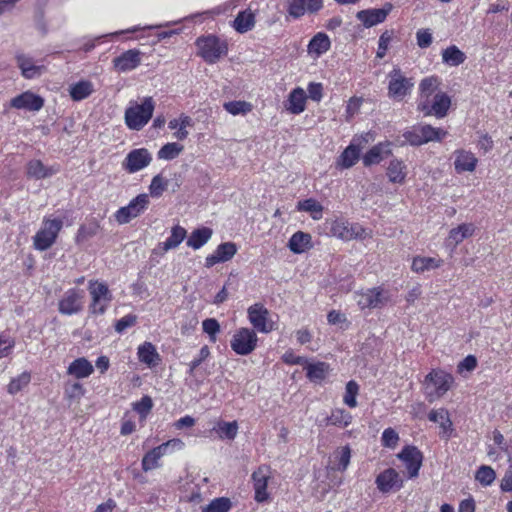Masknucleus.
I'll return each instance as SVG.
<instances>
[{"instance_id": "obj_11", "label": "nucleus", "mask_w": 512, "mask_h": 512, "mask_svg": "<svg viewBox=\"0 0 512 512\" xmlns=\"http://www.w3.org/2000/svg\"><path fill=\"white\" fill-rule=\"evenodd\" d=\"M247 312L250 323L257 331L269 333L273 330V322L268 317L269 311L262 304L250 306Z\"/></svg>"}, {"instance_id": "obj_12", "label": "nucleus", "mask_w": 512, "mask_h": 512, "mask_svg": "<svg viewBox=\"0 0 512 512\" xmlns=\"http://www.w3.org/2000/svg\"><path fill=\"white\" fill-rule=\"evenodd\" d=\"M151 161L152 156L147 149H134L127 154L122 167L129 173H135L147 167Z\"/></svg>"}, {"instance_id": "obj_51", "label": "nucleus", "mask_w": 512, "mask_h": 512, "mask_svg": "<svg viewBox=\"0 0 512 512\" xmlns=\"http://www.w3.org/2000/svg\"><path fill=\"white\" fill-rule=\"evenodd\" d=\"M495 478V471L490 466L486 465L479 467L475 475V479L484 486L491 485Z\"/></svg>"}, {"instance_id": "obj_27", "label": "nucleus", "mask_w": 512, "mask_h": 512, "mask_svg": "<svg viewBox=\"0 0 512 512\" xmlns=\"http://www.w3.org/2000/svg\"><path fill=\"white\" fill-rule=\"evenodd\" d=\"M428 419L434 423H438L442 429L441 437L446 440L449 439L452 432V421L449 417V413L446 409L440 408L437 410H431Z\"/></svg>"}, {"instance_id": "obj_20", "label": "nucleus", "mask_w": 512, "mask_h": 512, "mask_svg": "<svg viewBox=\"0 0 512 512\" xmlns=\"http://www.w3.org/2000/svg\"><path fill=\"white\" fill-rule=\"evenodd\" d=\"M322 0H288V13L293 18H299L305 12L315 13L322 8Z\"/></svg>"}, {"instance_id": "obj_64", "label": "nucleus", "mask_w": 512, "mask_h": 512, "mask_svg": "<svg viewBox=\"0 0 512 512\" xmlns=\"http://www.w3.org/2000/svg\"><path fill=\"white\" fill-rule=\"evenodd\" d=\"M417 45L420 48H427L431 45L433 37L429 29H421L416 33Z\"/></svg>"}, {"instance_id": "obj_31", "label": "nucleus", "mask_w": 512, "mask_h": 512, "mask_svg": "<svg viewBox=\"0 0 512 512\" xmlns=\"http://www.w3.org/2000/svg\"><path fill=\"white\" fill-rule=\"evenodd\" d=\"M443 260L435 257L416 256L412 260L411 269L416 273H424L442 266Z\"/></svg>"}, {"instance_id": "obj_9", "label": "nucleus", "mask_w": 512, "mask_h": 512, "mask_svg": "<svg viewBox=\"0 0 512 512\" xmlns=\"http://www.w3.org/2000/svg\"><path fill=\"white\" fill-rule=\"evenodd\" d=\"M451 105L450 97L443 92H438L430 99H423L418 101V110L422 111L425 115H434L437 118L446 116Z\"/></svg>"}, {"instance_id": "obj_15", "label": "nucleus", "mask_w": 512, "mask_h": 512, "mask_svg": "<svg viewBox=\"0 0 512 512\" xmlns=\"http://www.w3.org/2000/svg\"><path fill=\"white\" fill-rule=\"evenodd\" d=\"M11 107L37 112L44 106V99L31 91H26L11 99Z\"/></svg>"}, {"instance_id": "obj_24", "label": "nucleus", "mask_w": 512, "mask_h": 512, "mask_svg": "<svg viewBox=\"0 0 512 512\" xmlns=\"http://www.w3.org/2000/svg\"><path fill=\"white\" fill-rule=\"evenodd\" d=\"M15 59L22 76L26 79L39 77L45 70L44 66L36 65L33 58L25 54H17Z\"/></svg>"}, {"instance_id": "obj_62", "label": "nucleus", "mask_w": 512, "mask_h": 512, "mask_svg": "<svg viewBox=\"0 0 512 512\" xmlns=\"http://www.w3.org/2000/svg\"><path fill=\"white\" fill-rule=\"evenodd\" d=\"M210 355V350L208 348V346H203L200 351H199V354H198V357H196L195 359H193L190 363H189V374L190 375H193L194 374V371L196 370V368L198 366H200V364L206 360L208 358V356Z\"/></svg>"}, {"instance_id": "obj_29", "label": "nucleus", "mask_w": 512, "mask_h": 512, "mask_svg": "<svg viewBox=\"0 0 512 512\" xmlns=\"http://www.w3.org/2000/svg\"><path fill=\"white\" fill-rule=\"evenodd\" d=\"M137 354L139 361L149 367L157 366L161 361L159 353L151 342H144L140 345Z\"/></svg>"}, {"instance_id": "obj_59", "label": "nucleus", "mask_w": 512, "mask_h": 512, "mask_svg": "<svg viewBox=\"0 0 512 512\" xmlns=\"http://www.w3.org/2000/svg\"><path fill=\"white\" fill-rule=\"evenodd\" d=\"M349 227H350V223L345 222V221H337L332 225V233H333V235L337 236L338 238H340L342 240L349 241V236H350V235H348V232L350 231Z\"/></svg>"}, {"instance_id": "obj_37", "label": "nucleus", "mask_w": 512, "mask_h": 512, "mask_svg": "<svg viewBox=\"0 0 512 512\" xmlns=\"http://www.w3.org/2000/svg\"><path fill=\"white\" fill-rule=\"evenodd\" d=\"M351 459V449L348 445L337 448L333 453V470L345 471Z\"/></svg>"}, {"instance_id": "obj_1", "label": "nucleus", "mask_w": 512, "mask_h": 512, "mask_svg": "<svg viewBox=\"0 0 512 512\" xmlns=\"http://www.w3.org/2000/svg\"><path fill=\"white\" fill-rule=\"evenodd\" d=\"M454 378L443 370H432L426 375L423 386L426 399L432 403L441 398L452 386Z\"/></svg>"}, {"instance_id": "obj_39", "label": "nucleus", "mask_w": 512, "mask_h": 512, "mask_svg": "<svg viewBox=\"0 0 512 512\" xmlns=\"http://www.w3.org/2000/svg\"><path fill=\"white\" fill-rule=\"evenodd\" d=\"M442 60L450 66H459L466 60V55L455 45L442 51Z\"/></svg>"}, {"instance_id": "obj_46", "label": "nucleus", "mask_w": 512, "mask_h": 512, "mask_svg": "<svg viewBox=\"0 0 512 512\" xmlns=\"http://www.w3.org/2000/svg\"><path fill=\"white\" fill-rule=\"evenodd\" d=\"M221 439L233 440L238 432V424L236 421L219 422L214 428Z\"/></svg>"}, {"instance_id": "obj_41", "label": "nucleus", "mask_w": 512, "mask_h": 512, "mask_svg": "<svg viewBox=\"0 0 512 512\" xmlns=\"http://www.w3.org/2000/svg\"><path fill=\"white\" fill-rule=\"evenodd\" d=\"M93 90L90 81H80L70 87V96L73 100L80 101L91 95Z\"/></svg>"}, {"instance_id": "obj_14", "label": "nucleus", "mask_w": 512, "mask_h": 512, "mask_svg": "<svg viewBox=\"0 0 512 512\" xmlns=\"http://www.w3.org/2000/svg\"><path fill=\"white\" fill-rule=\"evenodd\" d=\"M378 490L382 493H388L390 491H397L403 486V480L399 473L393 469L388 468L381 472L375 480Z\"/></svg>"}, {"instance_id": "obj_32", "label": "nucleus", "mask_w": 512, "mask_h": 512, "mask_svg": "<svg viewBox=\"0 0 512 512\" xmlns=\"http://www.w3.org/2000/svg\"><path fill=\"white\" fill-rule=\"evenodd\" d=\"M213 231L209 227H202L191 232L186 244L194 250L200 249L212 237Z\"/></svg>"}, {"instance_id": "obj_38", "label": "nucleus", "mask_w": 512, "mask_h": 512, "mask_svg": "<svg viewBox=\"0 0 512 512\" xmlns=\"http://www.w3.org/2000/svg\"><path fill=\"white\" fill-rule=\"evenodd\" d=\"M187 231L185 228L176 225L171 229V235L167 238L165 242L162 243L163 252H167L171 249L177 248L182 241L186 238Z\"/></svg>"}, {"instance_id": "obj_54", "label": "nucleus", "mask_w": 512, "mask_h": 512, "mask_svg": "<svg viewBox=\"0 0 512 512\" xmlns=\"http://www.w3.org/2000/svg\"><path fill=\"white\" fill-rule=\"evenodd\" d=\"M167 185L168 181L164 179L161 174L154 176L149 186L151 196L160 197L166 190Z\"/></svg>"}, {"instance_id": "obj_8", "label": "nucleus", "mask_w": 512, "mask_h": 512, "mask_svg": "<svg viewBox=\"0 0 512 512\" xmlns=\"http://www.w3.org/2000/svg\"><path fill=\"white\" fill-rule=\"evenodd\" d=\"M150 201L147 194H139L127 206L121 207L115 213V220L119 224H127L140 216L148 208Z\"/></svg>"}, {"instance_id": "obj_35", "label": "nucleus", "mask_w": 512, "mask_h": 512, "mask_svg": "<svg viewBox=\"0 0 512 512\" xmlns=\"http://www.w3.org/2000/svg\"><path fill=\"white\" fill-rule=\"evenodd\" d=\"M92 364L86 358H78L74 360L68 367V374L76 378H86L93 373Z\"/></svg>"}, {"instance_id": "obj_18", "label": "nucleus", "mask_w": 512, "mask_h": 512, "mask_svg": "<svg viewBox=\"0 0 512 512\" xmlns=\"http://www.w3.org/2000/svg\"><path fill=\"white\" fill-rule=\"evenodd\" d=\"M392 9V5L387 3L381 9H367L361 10L357 13L356 17L359 21L363 23L365 27H372L379 23H382L389 12Z\"/></svg>"}, {"instance_id": "obj_33", "label": "nucleus", "mask_w": 512, "mask_h": 512, "mask_svg": "<svg viewBox=\"0 0 512 512\" xmlns=\"http://www.w3.org/2000/svg\"><path fill=\"white\" fill-rule=\"evenodd\" d=\"M331 46L329 37L322 32L317 33L308 44V53L310 55L320 56L327 52Z\"/></svg>"}, {"instance_id": "obj_48", "label": "nucleus", "mask_w": 512, "mask_h": 512, "mask_svg": "<svg viewBox=\"0 0 512 512\" xmlns=\"http://www.w3.org/2000/svg\"><path fill=\"white\" fill-rule=\"evenodd\" d=\"M183 149L184 147L178 143H167L158 151V158L165 160L175 159Z\"/></svg>"}, {"instance_id": "obj_23", "label": "nucleus", "mask_w": 512, "mask_h": 512, "mask_svg": "<svg viewBox=\"0 0 512 512\" xmlns=\"http://www.w3.org/2000/svg\"><path fill=\"white\" fill-rule=\"evenodd\" d=\"M355 300L361 309L377 308L384 303L382 290L379 288L367 289L364 292L356 293Z\"/></svg>"}, {"instance_id": "obj_13", "label": "nucleus", "mask_w": 512, "mask_h": 512, "mask_svg": "<svg viewBox=\"0 0 512 512\" xmlns=\"http://www.w3.org/2000/svg\"><path fill=\"white\" fill-rule=\"evenodd\" d=\"M398 458L404 462L409 478L418 476L423 455L416 447L407 446L403 448L398 454Z\"/></svg>"}, {"instance_id": "obj_6", "label": "nucleus", "mask_w": 512, "mask_h": 512, "mask_svg": "<svg viewBox=\"0 0 512 512\" xmlns=\"http://www.w3.org/2000/svg\"><path fill=\"white\" fill-rule=\"evenodd\" d=\"M89 292L92 298L90 311L93 314L102 315L105 313L109 303L112 301V295L108 286L103 282L90 281Z\"/></svg>"}, {"instance_id": "obj_40", "label": "nucleus", "mask_w": 512, "mask_h": 512, "mask_svg": "<svg viewBox=\"0 0 512 512\" xmlns=\"http://www.w3.org/2000/svg\"><path fill=\"white\" fill-rule=\"evenodd\" d=\"M297 210L310 213L314 220L322 218L323 206L315 199L309 198L297 203Z\"/></svg>"}, {"instance_id": "obj_60", "label": "nucleus", "mask_w": 512, "mask_h": 512, "mask_svg": "<svg viewBox=\"0 0 512 512\" xmlns=\"http://www.w3.org/2000/svg\"><path fill=\"white\" fill-rule=\"evenodd\" d=\"M398 440H399V436L395 430H393L392 428H387L384 430V432L382 434V438H381L383 446L389 447V448H394V447H396Z\"/></svg>"}, {"instance_id": "obj_44", "label": "nucleus", "mask_w": 512, "mask_h": 512, "mask_svg": "<svg viewBox=\"0 0 512 512\" xmlns=\"http://www.w3.org/2000/svg\"><path fill=\"white\" fill-rule=\"evenodd\" d=\"M255 18L251 12H240L234 20V28L240 32L245 33L254 27Z\"/></svg>"}, {"instance_id": "obj_30", "label": "nucleus", "mask_w": 512, "mask_h": 512, "mask_svg": "<svg viewBox=\"0 0 512 512\" xmlns=\"http://www.w3.org/2000/svg\"><path fill=\"white\" fill-rule=\"evenodd\" d=\"M307 96L304 89L297 87L293 89L288 97L287 110L292 114H300L305 110Z\"/></svg>"}, {"instance_id": "obj_42", "label": "nucleus", "mask_w": 512, "mask_h": 512, "mask_svg": "<svg viewBox=\"0 0 512 512\" xmlns=\"http://www.w3.org/2000/svg\"><path fill=\"white\" fill-rule=\"evenodd\" d=\"M51 168H47L40 160H31L27 164V175L35 179H43L53 174Z\"/></svg>"}, {"instance_id": "obj_25", "label": "nucleus", "mask_w": 512, "mask_h": 512, "mask_svg": "<svg viewBox=\"0 0 512 512\" xmlns=\"http://www.w3.org/2000/svg\"><path fill=\"white\" fill-rule=\"evenodd\" d=\"M475 231V226L471 223L461 224L450 230L448 237L445 240V244L447 247H450L454 250L458 244H460L464 239L472 236Z\"/></svg>"}, {"instance_id": "obj_50", "label": "nucleus", "mask_w": 512, "mask_h": 512, "mask_svg": "<svg viewBox=\"0 0 512 512\" xmlns=\"http://www.w3.org/2000/svg\"><path fill=\"white\" fill-rule=\"evenodd\" d=\"M223 107L228 113L232 115L247 114L252 110V105L246 101L226 102L224 103Z\"/></svg>"}, {"instance_id": "obj_16", "label": "nucleus", "mask_w": 512, "mask_h": 512, "mask_svg": "<svg viewBox=\"0 0 512 512\" xmlns=\"http://www.w3.org/2000/svg\"><path fill=\"white\" fill-rule=\"evenodd\" d=\"M83 292L70 289L59 301V312L65 315L78 313L82 309Z\"/></svg>"}, {"instance_id": "obj_22", "label": "nucleus", "mask_w": 512, "mask_h": 512, "mask_svg": "<svg viewBox=\"0 0 512 512\" xmlns=\"http://www.w3.org/2000/svg\"><path fill=\"white\" fill-rule=\"evenodd\" d=\"M269 479L268 468L259 467L252 474L253 487L255 490V500L257 502H264L268 499L267 483Z\"/></svg>"}, {"instance_id": "obj_17", "label": "nucleus", "mask_w": 512, "mask_h": 512, "mask_svg": "<svg viewBox=\"0 0 512 512\" xmlns=\"http://www.w3.org/2000/svg\"><path fill=\"white\" fill-rule=\"evenodd\" d=\"M142 53L137 49H130L113 59L114 68L119 72H128L141 64Z\"/></svg>"}, {"instance_id": "obj_4", "label": "nucleus", "mask_w": 512, "mask_h": 512, "mask_svg": "<svg viewBox=\"0 0 512 512\" xmlns=\"http://www.w3.org/2000/svg\"><path fill=\"white\" fill-rule=\"evenodd\" d=\"M447 135V131L434 128L431 125H420L403 134L405 140L413 145L420 146L431 141H441Z\"/></svg>"}, {"instance_id": "obj_63", "label": "nucleus", "mask_w": 512, "mask_h": 512, "mask_svg": "<svg viewBox=\"0 0 512 512\" xmlns=\"http://www.w3.org/2000/svg\"><path fill=\"white\" fill-rule=\"evenodd\" d=\"M136 321H137L136 315L128 314L116 322L115 330L118 333H122L127 328L132 327L136 323Z\"/></svg>"}, {"instance_id": "obj_26", "label": "nucleus", "mask_w": 512, "mask_h": 512, "mask_svg": "<svg viewBox=\"0 0 512 512\" xmlns=\"http://www.w3.org/2000/svg\"><path fill=\"white\" fill-rule=\"evenodd\" d=\"M391 154L390 143H379L373 146L363 157L364 166H371L380 163L385 157Z\"/></svg>"}, {"instance_id": "obj_19", "label": "nucleus", "mask_w": 512, "mask_h": 512, "mask_svg": "<svg viewBox=\"0 0 512 512\" xmlns=\"http://www.w3.org/2000/svg\"><path fill=\"white\" fill-rule=\"evenodd\" d=\"M237 252V246L233 242H225L220 244L215 252L208 255L205 259L207 268L213 267L217 263H223L231 260Z\"/></svg>"}, {"instance_id": "obj_21", "label": "nucleus", "mask_w": 512, "mask_h": 512, "mask_svg": "<svg viewBox=\"0 0 512 512\" xmlns=\"http://www.w3.org/2000/svg\"><path fill=\"white\" fill-rule=\"evenodd\" d=\"M454 168L458 174L473 172L476 169L478 159L467 150L459 149L454 152Z\"/></svg>"}, {"instance_id": "obj_61", "label": "nucleus", "mask_w": 512, "mask_h": 512, "mask_svg": "<svg viewBox=\"0 0 512 512\" xmlns=\"http://www.w3.org/2000/svg\"><path fill=\"white\" fill-rule=\"evenodd\" d=\"M392 40V32L385 31L381 34L378 41L377 57L383 58L387 52L388 46Z\"/></svg>"}, {"instance_id": "obj_55", "label": "nucleus", "mask_w": 512, "mask_h": 512, "mask_svg": "<svg viewBox=\"0 0 512 512\" xmlns=\"http://www.w3.org/2000/svg\"><path fill=\"white\" fill-rule=\"evenodd\" d=\"M153 407V402L151 397L144 396L140 401L133 404V409L139 413L141 419H145L146 416L150 413Z\"/></svg>"}, {"instance_id": "obj_58", "label": "nucleus", "mask_w": 512, "mask_h": 512, "mask_svg": "<svg viewBox=\"0 0 512 512\" xmlns=\"http://www.w3.org/2000/svg\"><path fill=\"white\" fill-rule=\"evenodd\" d=\"M202 328L205 333L209 335L212 342L216 341V335L220 331V325L214 318H207L202 322Z\"/></svg>"}, {"instance_id": "obj_5", "label": "nucleus", "mask_w": 512, "mask_h": 512, "mask_svg": "<svg viewBox=\"0 0 512 512\" xmlns=\"http://www.w3.org/2000/svg\"><path fill=\"white\" fill-rule=\"evenodd\" d=\"M197 46L200 56L211 64L227 54V45L215 36L198 38Z\"/></svg>"}, {"instance_id": "obj_28", "label": "nucleus", "mask_w": 512, "mask_h": 512, "mask_svg": "<svg viewBox=\"0 0 512 512\" xmlns=\"http://www.w3.org/2000/svg\"><path fill=\"white\" fill-rule=\"evenodd\" d=\"M312 237L309 233L298 231L288 242L289 249L295 254H301L312 248Z\"/></svg>"}, {"instance_id": "obj_49", "label": "nucleus", "mask_w": 512, "mask_h": 512, "mask_svg": "<svg viewBox=\"0 0 512 512\" xmlns=\"http://www.w3.org/2000/svg\"><path fill=\"white\" fill-rule=\"evenodd\" d=\"M438 87V80L435 77H428L420 83V97L419 100L430 99Z\"/></svg>"}, {"instance_id": "obj_56", "label": "nucleus", "mask_w": 512, "mask_h": 512, "mask_svg": "<svg viewBox=\"0 0 512 512\" xmlns=\"http://www.w3.org/2000/svg\"><path fill=\"white\" fill-rule=\"evenodd\" d=\"M350 231L348 232L349 240L352 239H361L364 240L366 238H370L372 236V231L367 230L362 225L358 223H350L349 227Z\"/></svg>"}, {"instance_id": "obj_47", "label": "nucleus", "mask_w": 512, "mask_h": 512, "mask_svg": "<svg viewBox=\"0 0 512 512\" xmlns=\"http://www.w3.org/2000/svg\"><path fill=\"white\" fill-rule=\"evenodd\" d=\"M31 381V375L28 372H23L19 376L13 378L8 384L7 391L9 394L14 395L26 387Z\"/></svg>"}, {"instance_id": "obj_53", "label": "nucleus", "mask_w": 512, "mask_h": 512, "mask_svg": "<svg viewBox=\"0 0 512 512\" xmlns=\"http://www.w3.org/2000/svg\"><path fill=\"white\" fill-rule=\"evenodd\" d=\"M358 390H359V386L355 381H349L346 384L345 395H344L343 401L347 406H349L351 408H354L357 406L356 396L358 394Z\"/></svg>"}, {"instance_id": "obj_36", "label": "nucleus", "mask_w": 512, "mask_h": 512, "mask_svg": "<svg viewBox=\"0 0 512 512\" xmlns=\"http://www.w3.org/2000/svg\"><path fill=\"white\" fill-rule=\"evenodd\" d=\"M406 175V165L403 163V161L398 159H393L390 161L387 168V176L390 182L401 184L404 182Z\"/></svg>"}, {"instance_id": "obj_10", "label": "nucleus", "mask_w": 512, "mask_h": 512, "mask_svg": "<svg viewBox=\"0 0 512 512\" xmlns=\"http://www.w3.org/2000/svg\"><path fill=\"white\" fill-rule=\"evenodd\" d=\"M257 340V335L254 330L241 328L233 335L231 348L238 355H248L255 350Z\"/></svg>"}, {"instance_id": "obj_57", "label": "nucleus", "mask_w": 512, "mask_h": 512, "mask_svg": "<svg viewBox=\"0 0 512 512\" xmlns=\"http://www.w3.org/2000/svg\"><path fill=\"white\" fill-rule=\"evenodd\" d=\"M159 459L160 456L158 452H155L154 450H150L149 452H147L142 459L143 471L147 472L159 467Z\"/></svg>"}, {"instance_id": "obj_43", "label": "nucleus", "mask_w": 512, "mask_h": 512, "mask_svg": "<svg viewBox=\"0 0 512 512\" xmlns=\"http://www.w3.org/2000/svg\"><path fill=\"white\" fill-rule=\"evenodd\" d=\"M359 155V148L353 144H350L340 155L338 164L342 168H350L358 161Z\"/></svg>"}, {"instance_id": "obj_45", "label": "nucleus", "mask_w": 512, "mask_h": 512, "mask_svg": "<svg viewBox=\"0 0 512 512\" xmlns=\"http://www.w3.org/2000/svg\"><path fill=\"white\" fill-rule=\"evenodd\" d=\"M352 422V415L343 409H334L327 417V424L338 427H347Z\"/></svg>"}, {"instance_id": "obj_7", "label": "nucleus", "mask_w": 512, "mask_h": 512, "mask_svg": "<svg viewBox=\"0 0 512 512\" xmlns=\"http://www.w3.org/2000/svg\"><path fill=\"white\" fill-rule=\"evenodd\" d=\"M388 78V96L396 101H402L414 86L412 79L405 77L398 68H394Z\"/></svg>"}, {"instance_id": "obj_52", "label": "nucleus", "mask_w": 512, "mask_h": 512, "mask_svg": "<svg viewBox=\"0 0 512 512\" xmlns=\"http://www.w3.org/2000/svg\"><path fill=\"white\" fill-rule=\"evenodd\" d=\"M231 501L228 498L220 497L211 501L209 505L203 508V512H229Z\"/></svg>"}, {"instance_id": "obj_3", "label": "nucleus", "mask_w": 512, "mask_h": 512, "mask_svg": "<svg viewBox=\"0 0 512 512\" xmlns=\"http://www.w3.org/2000/svg\"><path fill=\"white\" fill-rule=\"evenodd\" d=\"M62 227V219H51L45 217L42 221L40 229L33 237L34 248L39 251H45L49 249L56 242Z\"/></svg>"}, {"instance_id": "obj_34", "label": "nucleus", "mask_w": 512, "mask_h": 512, "mask_svg": "<svg viewBox=\"0 0 512 512\" xmlns=\"http://www.w3.org/2000/svg\"><path fill=\"white\" fill-rule=\"evenodd\" d=\"M307 378L315 383L323 381L329 373V365L325 362L309 363L305 365Z\"/></svg>"}, {"instance_id": "obj_2", "label": "nucleus", "mask_w": 512, "mask_h": 512, "mask_svg": "<svg viewBox=\"0 0 512 512\" xmlns=\"http://www.w3.org/2000/svg\"><path fill=\"white\" fill-rule=\"evenodd\" d=\"M155 109L152 97H145L141 104H134L125 111V123L133 130L142 129L151 119Z\"/></svg>"}]
</instances>
